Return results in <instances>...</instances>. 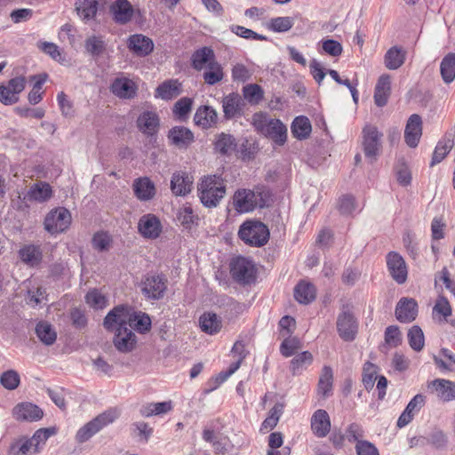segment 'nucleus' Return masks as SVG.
Returning <instances> with one entry per match:
<instances>
[{
    "instance_id": "obj_24",
    "label": "nucleus",
    "mask_w": 455,
    "mask_h": 455,
    "mask_svg": "<svg viewBox=\"0 0 455 455\" xmlns=\"http://www.w3.org/2000/svg\"><path fill=\"white\" fill-rule=\"evenodd\" d=\"M426 397L421 395H416L407 404L405 410L402 412L397 420V427L402 428L407 426L413 419L415 413L424 406Z\"/></svg>"
},
{
    "instance_id": "obj_35",
    "label": "nucleus",
    "mask_w": 455,
    "mask_h": 455,
    "mask_svg": "<svg viewBox=\"0 0 455 455\" xmlns=\"http://www.w3.org/2000/svg\"><path fill=\"white\" fill-rule=\"evenodd\" d=\"M199 323L202 331L211 335L218 333L222 326L220 318L212 312L203 314L200 316Z\"/></svg>"
},
{
    "instance_id": "obj_7",
    "label": "nucleus",
    "mask_w": 455,
    "mask_h": 455,
    "mask_svg": "<svg viewBox=\"0 0 455 455\" xmlns=\"http://www.w3.org/2000/svg\"><path fill=\"white\" fill-rule=\"evenodd\" d=\"M358 330V323L348 306H343L337 318V331L345 341H353Z\"/></svg>"
},
{
    "instance_id": "obj_27",
    "label": "nucleus",
    "mask_w": 455,
    "mask_h": 455,
    "mask_svg": "<svg viewBox=\"0 0 455 455\" xmlns=\"http://www.w3.org/2000/svg\"><path fill=\"white\" fill-rule=\"evenodd\" d=\"M128 312L124 306H117L106 315L103 326L108 331L127 326Z\"/></svg>"
},
{
    "instance_id": "obj_16",
    "label": "nucleus",
    "mask_w": 455,
    "mask_h": 455,
    "mask_svg": "<svg viewBox=\"0 0 455 455\" xmlns=\"http://www.w3.org/2000/svg\"><path fill=\"white\" fill-rule=\"evenodd\" d=\"M256 195L249 189H238L233 196V206L240 213L252 212L256 205Z\"/></svg>"
},
{
    "instance_id": "obj_40",
    "label": "nucleus",
    "mask_w": 455,
    "mask_h": 455,
    "mask_svg": "<svg viewBox=\"0 0 455 455\" xmlns=\"http://www.w3.org/2000/svg\"><path fill=\"white\" fill-rule=\"evenodd\" d=\"M235 137L224 132L219 134L214 142V149L223 156L230 155L235 150Z\"/></svg>"
},
{
    "instance_id": "obj_56",
    "label": "nucleus",
    "mask_w": 455,
    "mask_h": 455,
    "mask_svg": "<svg viewBox=\"0 0 455 455\" xmlns=\"http://www.w3.org/2000/svg\"><path fill=\"white\" fill-rule=\"evenodd\" d=\"M230 31L244 39L267 41V37L266 36L258 34L255 31L240 25L230 26Z\"/></svg>"
},
{
    "instance_id": "obj_61",
    "label": "nucleus",
    "mask_w": 455,
    "mask_h": 455,
    "mask_svg": "<svg viewBox=\"0 0 455 455\" xmlns=\"http://www.w3.org/2000/svg\"><path fill=\"white\" fill-rule=\"evenodd\" d=\"M92 243L94 249L104 251L108 250L111 238L105 232H98L93 235Z\"/></svg>"
},
{
    "instance_id": "obj_39",
    "label": "nucleus",
    "mask_w": 455,
    "mask_h": 455,
    "mask_svg": "<svg viewBox=\"0 0 455 455\" xmlns=\"http://www.w3.org/2000/svg\"><path fill=\"white\" fill-rule=\"evenodd\" d=\"M390 91V78L388 76H381L375 86L374 101L379 107H383L387 102Z\"/></svg>"
},
{
    "instance_id": "obj_54",
    "label": "nucleus",
    "mask_w": 455,
    "mask_h": 455,
    "mask_svg": "<svg viewBox=\"0 0 455 455\" xmlns=\"http://www.w3.org/2000/svg\"><path fill=\"white\" fill-rule=\"evenodd\" d=\"M243 94L244 99L252 104H258L264 97L262 88L256 84H250L243 86Z\"/></svg>"
},
{
    "instance_id": "obj_8",
    "label": "nucleus",
    "mask_w": 455,
    "mask_h": 455,
    "mask_svg": "<svg viewBox=\"0 0 455 455\" xmlns=\"http://www.w3.org/2000/svg\"><path fill=\"white\" fill-rule=\"evenodd\" d=\"M18 257L26 266L37 268L44 259V251L41 243H25L18 251Z\"/></svg>"
},
{
    "instance_id": "obj_19",
    "label": "nucleus",
    "mask_w": 455,
    "mask_h": 455,
    "mask_svg": "<svg viewBox=\"0 0 455 455\" xmlns=\"http://www.w3.org/2000/svg\"><path fill=\"white\" fill-rule=\"evenodd\" d=\"M244 101L238 93H229L222 101L223 113L226 119H233L243 115Z\"/></svg>"
},
{
    "instance_id": "obj_51",
    "label": "nucleus",
    "mask_w": 455,
    "mask_h": 455,
    "mask_svg": "<svg viewBox=\"0 0 455 455\" xmlns=\"http://www.w3.org/2000/svg\"><path fill=\"white\" fill-rule=\"evenodd\" d=\"M29 453H34V448L28 438H21L12 443L7 451V455H28Z\"/></svg>"
},
{
    "instance_id": "obj_15",
    "label": "nucleus",
    "mask_w": 455,
    "mask_h": 455,
    "mask_svg": "<svg viewBox=\"0 0 455 455\" xmlns=\"http://www.w3.org/2000/svg\"><path fill=\"white\" fill-rule=\"evenodd\" d=\"M422 135V119L419 115H411L406 124L404 140L410 148H416Z\"/></svg>"
},
{
    "instance_id": "obj_59",
    "label": "nucleus",
    "mask_w": 455,
    "mask_h": 455,
    "mask_svg": "<svg viewBox=\"0 0 455 455\" xmlns=\"http://www.w3.org/2000/svg\"><path fill=\"white\" fill-rule=\"evenodd\" d=\"M268 123H270V119H268L267 114L261 111L255 113L251 117V124L257 132L262 135L268 127Z\"/></svg>"
},
{
    "instance_id": "obj_9",
    "label": "nucleus",
    "mask_w": 455,
    "mask_h": 455,
    "mask_svg": "<svg viewBox=\"0 0 455 455\" xmlns=\"http://www.w3.org/2000/svg\"><path fill=\"white\" fill-rule=\"evenodd\" d=\"M163 226L159 218L153 213H147L140 217L138 222V231L146 239L155 240L162 233Z\"/></svg>"
},
{
    "instance_id": "obj_25",
    "label": "nucleus",
    "mask_w": 455,
    "mask_h": 455,
    "mask_svg": "<svg viewBox=\"0 0 455 455\" xmlns=\"http://www.w3.org/2000/svg\"><path fill=\"white\" fill-rule=\"evenodd\" d=\"M134 195L140 201H149L156 196L154 182L148 177L135 179L132 184Z\"/></svg>"
},
{
    "instance_id": "obj_31",
    "label": "nucleus",
    "mask_w": 455,
    "mask_h": 455,
    "mask_svg": "<svg viewBox=\"0 0 455 455\" xmlns=\"http://www.w3.org/2000/svg\"><path fill=\"white\" fill-rule=\"evenodd\" d=\"M193 181L191 178L183 172L173 173L171 180V189L176 196H186L191 191Z\"/></svg>"
},
{
    "instance_id": "obj_28",
    "label": "nucleus",
    "mask_w": 455,
    "mask_h": 455,
    "mask_svg": "<svg viewBox=\"0 0 455 455\" xmlns=\"http://www.w3.org/2000/svg\"><path fill=\"white\" fill-rule=\"evenodd\" d=\"M218 114L216 110L210 106L199 107L195 114L194 122L203 129H209L217 124Z\"/></svg>"
},
{
    "instance_id": "obj_29",
    "label": "nucleus",
    "mask_w": 455,
    "mask_h": 455,
    "mask_svg": "<svg viewBox=\"0 0 455 455\" xmlns=\"http://www.w3.org/2000/svg\"><path fill=\"white\" fill-rule=\"evenodd\" d=\"M114 20L119 24H126L132 20L133 8L127 0H116L111 7Z\"/></svg>"
},
{
    "instance_id": "obj_33",
    "label": "nucleus",
    "mask_w": 455,
    "mask_h": 455,
    "mask_svg": "<svg viewBox=\"0 0 455 455\" xmlns=\"http://www.w3.org/2000/svg\"><path fill=\"white\" fill-rule=\"evenodd\" d=\"M406 52L399 46L391 47L384 56V63L387 68L395 70L405 61Z\"/></svg>"
},
{
    "instance_id": "obj_50",
    "label": "nucleus",
    "mask_w": 455,
    "mask_h": 455,
    "mask_svg": "<svg viewBox=\"0 0 455 455\" xmlns=\"http://www.w3.org/2000/svg\"><path fill=\"white\" fill-rule=\"evenodd\" d=\"M313 362V355L308 351H304L297 355L291 361V370L293 375H298L301 372L304 367L310 365Z\"/></svg>"
},
{
    "instance_id": "obj_63",
    "label": "nucleus",
    "mask_w": 455,
    "mask_h": 455,
    "mask_svg": "<svg viewBox=\"0 0 455 455\" xmlns=\"http://www.w3.org/2000/svg\"><path fill=\"white\" fill-rule=\"evenodd\" d=\"M177 219L184 228H190L196 217L194 215L192 208L188 206L180 210Z\"/></svg>"
},
{
    "instance_id": "obj_47",
    "label": "nucleus",
    "mask_w": 455,
    "mask_h": 455,
    "mask_svg": "<svg viewBox=\"0 0 455 455\" xmlns=\"http://www.w3.org/2000/svg\"><path fill=\"white\" fill-rule=\"evenodd\" d=\"M84 48L89 54L93 57H98L104 52L106 44L102 36H91L84 41Z\"/></svg>"
},
{
    "instance_id": "obj_42",
    "label": "nucleus",
    "mask_w": 455,
    "mask_h": 455,
    "mask_svg": "<svg viewBox=\"0 0 455 455\" xmlns=\"http://www.w3.org/2000/svg\"><path fill=\"white\" fill-rule=\"evenodd\" d=\"M76 10L83 20H89L94 18L97 13L98 2L96 0H77Z\"/></svg>"
},
{
    "instance_id": "obj_13",
    "label": "nucleus",
    "mask_w": 455,
    "mask_h": 455,
    "mask_svg": "<svg viewBox=\"0 0 455 455\" xmlns=\"http://www.w3.org/2000/svg\"><path fill=\"white\" fill-rule=\"evenodd\" d=\"M427 387L443 402L455 400V382L451 380L435 379L427 383Z\"/></svg>"
},
{
    "instance_id": "obj_37",
    "label": "nucleus",
    "mask_w": 455,
    "mask_h": 455,
    "mask_svg": "<svg viewBox=\"0 0 455 455\" xmlns=\"http://www.w3.org/2000/svg\"><path fill=\"white\" fill-rule=\"evenodd\" d=\"M180 83L178 80H168L161 84L156 90V97L168 100L180 93Z\"/></svg>"
},
{
    "instance_id": "obj_18",
    "label": "nucleus",
    "mask_w": 455,
    "mask_h": 455,
    "mask_svg": "<svg viewBox=\"0 0 455 455\" xmlns=\"http://www.w3.org/2000/svg\"><path fill=\"white\" fill-rule=\"evenodd\" d=\"M136 342V336L128 326L116 328L114 345L118 351L122 353L131 352L135 347Z\"/></svg>"
},
{
    "instance_id": "obj_14",
    "label": "nucleus",
    "mask_w": 455,
    "mask_h": 455,
    "mask_svg": "<svg viewBox=\"0 0 455 455\" xmlns=\"http://www.w3.org/2000/svg\"><path fill=\"white\" fill-rule=\"evenodd\" d=\"M12 416L19 421H37L44 416L43 411L31 403H20L12 409Z\"/></svg>"
},
{
    "instance_id": "obj_44",
    "label": "nucleus",
    "mask_w": 455,
    "mask_h": 455,
    "mask_svg": "<svg viewBox=\"0 0 455 455\" xmlns=\"http://www.w3.org/2000/svg\"><path fill=\"white\" fill-rule=\"evenodd\" d=\"M52 196V188L44 182L34 184L28 192V197L30 200L44 202Z\"/></svg>"
},
{
    "instance_id": "obj_55",
    "label": "nucleus",
    "mask_w": 455,
    "mask_h": 455,
    "mask_svg": "<svg viewBox=\"0 0 455 455\" xmlns=\"http://www.w3.org/2000/svg\"><path fill=\"white\" fill-rule=\"evenodd\" d=\"M427 443L435 449H443L447 446L448 436L439 428L433 429L426 438Z\"/></svg>"
},
{
    "instance_id": "obj_60",
    "label": "nucleus",
    "mask_w": 455,
    "mask_h": 455,
    "mask_svg": "<svg viewBox=\"0 0 455 455\" xmlns=\"http://www.w3.org/2000/svg\"><path fill=\"white\" fill-rule=\"evenodd\" d=\"M356 209L355 199L351 195H344L339 201V211L343 215L352 214Z\"/></svg>"
},
{
    "instance_id": "obj_34",
    "label": "nucleus",
    "mask_w": 455,
    "mask_h": 455,
    "mask_svg": "<svg viewBox=\"0 0 455 455\" xmlns=\"http://www.w3.org/2000/svg\"><path fill=\"white\" fill-rule=\"evenodd\" d=\"M127 326L132 331L135 330L140 333H146L151 328V319L145 313H134L127 317Z\"/></svg>"
},
{
    "instance_id": "obj_58",
    "label": "nucleus",
    "mask_w": 455,
    "mask_h": 455,
    "mask_svg": "<svg viewBox=\"0 0 455 455\" xmlns=\"http://www.w3.org/2000/svg\"><path fill=\"white\" fill-rule=\"evenodd\" d=\"M193 100L188 97L180 99L173 106V114L180 119L185 118L191 111Z\"/></svg>"
},
{
    "instance_id": "obj_48",
    "label": "nucleus",
    "mask_w": 455,
    "mask_h": 455,
    "mask_svg": "<svg viewBox=\"0 0 455 455\" xmlns=\"http://www.w3.org/2000/svg\"><path fill=\"white\" fill-rule=\"evenodd\" d=\"M333 373L330 366H323L318 381V392L328 396L332 387Z\"/></svg>"
},
{
    "instance_id": "obj_2",
    "label": "nucleus",
    "mask_w": 455,
    "mask_h": 455,
    "mask_svg": "<svg viewBox=\"0 0 455 455\" xmlns=\"http://www.w3.org/2000/svg\"><path fill=\"white\" fill-rule=\"evenodd\" d=\"M269 236L267 226L257 220H245L238 230V237L251 247L264 246L267 243Z\"/></svg>"
},
{
    "instance_id": "obj_4",
    "label": "nucleus",
    "mask_w": 455,
    "mask_h": 455,
    "mask_svg": "<svg viewBox=\"0 0 455 455\" xmlns=\"http://www.w3.org/2000/svg\"><path fill=\"white\" fill-rule=\"evenodd\" d=\"M232 278L240 284H250L256 279V268L252 260L245 257H236L230 263Z\"/></svg>"
},
{
    "instance_id": "obj_53",
    "label": "nucleus",
    "mask_w": 455,
    "mask_h": 455,
    "mask_svg": "<svg viewBox=\"0 0 455 455\" xmlns=\"http://www.w3.org/2000/svg\"><path fill=\"white\" fill-rule=\"evenodd\" d=\"M0 383L5 389L14 390L20 386V374L14 370L4 371L0 376Z\"/></svg>"
},
{
    "instance_id": "obj_52",
    "label": "nucleus",
    "mask_w": 455,
    "mask_h": 455,
    "mask_svg": "<svg viewBox=\"0 0 455 455\" xmlns=\"http://www.w3.org/2000/svg\"><path fill=\"white\" fill-rule=\"evenodd\" d=\"M408 340L410 347L415 351H420L424 347V334L420 327L412 326L408 331Z\"/></svg>"
},
{
    "instance_id": "obj_17",
    "label": "nucleus",
    "mask_w": 455,
    "mask_h": 455,
    "mask_svg": "<svg viewBox=\"0 0 455 455\" xmlns=\"http://www.w3.org/2000/svg\"><path fill=\"white\" fill-rule=\"evenodd\" d=\"M418 315V304L414 299L402 298L395 307V317L401 323H411Z\"/></svg>"
},
{
    "instance_id": "obj_21",
    "label": "nucleus",
    "mask_w": 455,
    "mask_h": 455,
    "mask_svg": "<svg viewBox=\"0 0 455 455\" xmlns=\"http://www.w3.org/2000/svg\"><path fill=\"white\" fill-rule=\"evenodd\" d=\"M127 46L131 52L138 56H147L154 49L153 41L140 34L131 36L128 39Z\"/></svg>"
},
{
    "instance_id": "obj_22",
    "label": "nucleus",
    "mask_w": 455,
    "mask_h": 455,
    "mask_svg": "<svg viewBox=\"0 0 455 455\" xmlns=\"http://www.w3.org/2000/svg\"><path fill=\"white\" fill-rule=\"evenodd\" d=\"M111 92L120 99H132L137 93L135 83L126 77H117L111 84Z\"/></svg>"
},
{
    "instance_id": "obj_57",
    "label": "nucleus",
    "mask_w": 455,
    "mask_h": 455,
    "mask_svg": "<svg viewBox=\"0 0 455 455\" xmlns=\"http://www.w3.org/2000/svg\"><path fill=\"white\" fill-rule=\"evenodd\" d=\"M377 374V366L372 363L366 362L363 369V383L364 387L369 390L374 386Z\"/></svg>"
},
{
    "instance_id": "obj_41",
    "label": "nucleus",
    "mask_w": 455,
    "mask_h": 455,
    "mask_svg": "<svg viewBox=\"0 0 455 455\" xmlns=\"http://www.w3.org/2000/svg\"><path fill=\"white\" fill-rule=\"evenodd\" d=\"M440 72L445 84H451L455 79L454 52H450L443 57L440 64Z\"/></svg>"
},
{
    "instance_id": "obj_36",
    "label": "nucleus",
    "mask_w": 455,
    "mask_h": 455,
    "mask_svg": "<svg viewBox=\"0 0 455 455\" xmlns=\"http://www.w3.org/2000/svg\"><path fill=\"white\" fill-rule=\"evenodd\" d=\"M291 133L296 139L302 140L309 137L312 125L307 116H297L291 124Z\"/></svg>"
},
{
    "instance_id": "obj_32",
    "label": "nucleus",
    "mask_w": 455,
    "mask_h": 455,
    "mask_svg": "<svg viewBox=\"0 0 455 455\" xmlns=\"http://www.w3.org/2000/svg\"><path fill=\"white\" fill-rule=\"evenodd\" d=\"M173 408L172 401H164L160 403H148L143 404L140 409L142 417L149 418L152 416H160L170 412Z\"/></svg>"
},
{
    "instance_id": "obj_49",
    "label": "nucleus",
    "mask_w": 455,
    "mask_h": 455,
    "mask_svg": "<svg viewBox=\"0 0 455 455\" xmlns=\"http://www.w3.org/2000/svg\"><path fill=\"white\" fill-rule=\"evenodd\" d=\"M55 434L54 428H40L35 432L32 437L28 438L31 444H33L34 453L40 451L41 445H44L50 436Z\"/></svg>"
},
{
    "instance_id": "obj_46",
    "label": "nucleus",
    "mask_w": 455,
    "mask_h": 455,
    "mask_svg": "<svg viewBox=\"0 0 455 455\" xmlns=\"http://www.w3.org/2000/svg\"><path fill=\"white\" fill-rule=\"evenodd\" d=\"M294 25L292 17H276L272 18L267 23V28L275 33H284L289 31Z\"/></svg>"
},
{
    "instance_id": "obj_64",
    "label": "nucleus",
    "mask_w": 455,
    "mask_h": 455,
    "mask_svg": "<svg viewBox=\"0 0 455 455\" xmlns=\"http://www.w3.org/2000/svg\"><path fill=\"white\" fill-rule=\"evenodd\" d=\"M355 451L357 455H379L377 447L372 443L366 440L358 441L356 443Z\"/></svg>"
},
{
    "instance_id": "obj_5",
    "label": "nucleus",
    "mask_w": 455,
    "mask_h": 455,
    "mask_svg": "<svg viewBox=\"0 0 455 455\" xmlns=\"http://www.w3.org/2000/svg\"><path fill=\"white\" fill-rule=\"evenodd\" d=\"M167 278L162 274H147L141 282V292L148 299L158 300L167 290Z\"/></svg>"
},
{
    "instance_id": "obj_1",
    "label": "nucleus",
    "mask_w": 455,
    "mask_h": 455,
    "mask_svg": "<svg viewBox=\"0 0 455 455\" xmlns=\"http://www.w3.org/2000/svg\"><path fill=\"white\" fill-rule=\"evenodd\" d=\"M226 190V182L219 175L204 176L197 184L198 197L207 208L217 207L224 198Z\"/></svg>"
},
{
    "instance_id": "obj_6",
    "label": "nucleus",
    "mask_w": 455,
    "mask_h": 455,
    "mask_svg": "<svg viewBox=\"0 0 455 455\" xmlns=\"http://www.w3.org/2000/svg\"><path fill=\"white\" fill-rule=\"evenodd\" d=\"M71 213L63 207L52 210L44 221V229L52 235L65 232L71 224Z\"/></svg>"
},
{
    "instance_id": "obj_62",
    "label": "nucleus",
    "mask_w": 455,
    "mask_h": 455,
    "mask_svg": "<svg viewBox=\"0 0 455 455\" xmlns=\"http://www.w3.org/2000/svg\"><path fill=\"white\" fill-rule=\"evenodd\" d=\"M451 145L447 143L439 142L433 153L431 166H434L443 161L446 155L450 152Z\"/></svg>"
},
{
    "instance_id": "obj_10",
    "label": "nucleus",
    "mask_w": 455,
    "mask_h": 455,
    "mask_svg": "<svg viewBox=\"0 0 455 455\" xmlns=\"http://www.w3.org/2000/svg\"><path fill=\"white\" fill-rule=\"evenodd\" d=\"M363 146L365 156L371 159H375L380 148L381 133L378 129L371 125L366 124L363 129Z\"/></svg>"
},
{
    "instance_id": "obj_20",
    "label": "nucleus",
    "mask_w": 455,
    "mask_h": 455,
    "mask_svg": "<svg viewBox=\"0 0 455 455\" xmlns=\"http://www.w3.org/2000/svg\"><path fill=\"white\" fill-rule=\"evenodd\" d=\"M159 126V116L154 111H144L137 119L138 129L148 136L156 134L158 132Z\"/></svg>"
},
{
    "instance_id": "obj_43",
    "label": "nucleus",
    "mask_w": 455,
    "mask_h": 455,
    "mask_svg": "<svg viewBox=\"0 0 455 455\" xmlns=\"http://www.w3.org/2000/svg\"><path fill=\"white\" fill-rule=\"evenodd\" d=\"M36 333L42 343L46 346L52 345L57 339V333L47 322H39L36 327Z\"/></svg>"
},
{
    "instance_id": "obj_26",
    "label": "nucleus",
    "mask_w": 455,
    "mask_h": 455,
    "mask_svg": "<svg viewBox=\"0 0 455 455\" xmlns=\"http://www.w3.org/2000/svg\"><path fill=\"white\" fill-rule=\"evenodd\" d=\"M215 61L217 60L214 51L209 46L196 50L191 56V65L197 71L207 68L212 62Z\"/></svg>"
},
{
    "instance_id": "obj_12",
    "label": "nucleus",
    "mask_w": 455,
    "mask_h": 455,
    "mask_svg": "<svg viewBox=\"0 0 455 455\" xmlns=\"http://www.w3.org/2000/svg\"><path fill=\"white\" fill-rule=\"evenodd\" d=\"M170 144L179 149L188 148L195 140L194 133L185 126H174L167 134Z\"/></svg>"
},
{
    "instance_id": "obj_30",
    "label": "nucleus",
    "mask_w": 455,
    "mask_h": 455,
    "mask_svg": "<svg viewBox=\"0 0 455 455\" xmlns=\"http://www.w3.org/2000/svg\"><path fill=\"white\" fill-rule=\"evenodd\" d=\"M264 136L271 139L277 145H283L287 139V128L279 119H270Z\"/></svg>"
},
{
    "instance_id": "obj_3",
    "label": "nucleus",
    "mask_w": 455,
    "mask_h": 455,
    "mask_svg": "<svg viewBox=\"0 0 455 455\" xmlns=\"http://www.w3.org/2000/svg\"><path fill=\"white\" fill-rule=\"evenodd\" d=\"M119 417L116 408H110L81 427L76 434V441L84 443Z\"/></svg>"
},
{
    "instance_id": "obj_45",
    "label": "nucleus",
    "mask_w": 455,
    "mask_h": 455,
    "mask_svg": "<svg viewBox=\"0 0 455 455\" xmlns=\"http://www.w3.org/2000/svg\"><path fill=\"white\" fill-rule=\"evenodd\" d=\"M204 81L206 84L214 85L224 77V72L222 66L218 62H212L203 74Z\"/></svg>"
},
{
    "instance_id": "obj_23",
    "label": "nucleus",
    "mask_w": 455,
    "mask_h": 455,
    "mask_svg": "<svg viewBox=\"0 0 455 455\" xmlns=\"http://www.w3.org/2000/svg\"><path fill=\"white\" fill-rule=\"evenodd\" d=\"M311 429L320 438L325 437L331 430V420L325 410H316L311 418Z\"/></svg>"
},
{
    "instance_id": "obj_11",
    "label": "nucleus",
    "mask_w": 455,
    "mask_h": 455,
    "mask_svg": "<svg viewBox=\"0 0 455 455\" xmlns=\"http://www.w3.org/2000/svg\"><path fill=\"white\" fill-rule=\"evenodd\" d=\"M387 266L392 278L399 284H403L407 280V266L403 257L395 252L390 251L387 255Z\"/></svg>"
},
{
    "instance_id": "obj_38",
    "label": "nucleus",
    "mask_w": 455,
    "mask_h": 455,
    "mask_svg": "<svg viewBox=\"0 0 455 455\" xmlns=\"http://www.w3.org/2000/svg\"><path fill=\"white\" fill-rule=\"evenodd\" d=\"M294 298L300 304H308L315 299V288L313 284L299 282L294 288Z\"/></svg>"
}]
</instances>
